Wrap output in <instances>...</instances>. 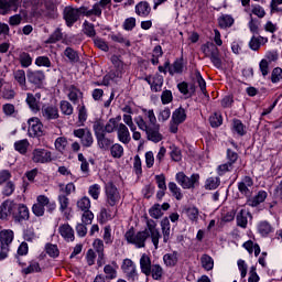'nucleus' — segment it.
I'll list each match as a JSON object with an SVG mask.
<instances>
[{"mask_svg":"<svg viewBox=\"0 0 282 282\" xmlns=\"http://www.w3.org/2000/svg\"><path fill=\"white\" fill-rule=\"evenodd\" d=\"M147 228L142 231H138L137 234L133 230H129L126 232V241L128 243H132L135 248H144L147 246V239H151L155 250L160 248V239H162V234H160V229H158V223L153 219H147Z\"/></svg>","mask_w":282,"mask_h":282,"instance_id":"obj_1","label":"nucleus"},{"mask_svg":"<svg viewBox=\"0 0 282 282\" xmlns=\"http://www.w3.org/2000/svg\"><path fill=\"white\" fill-rule=\"evenodd\" d=\"M142 113H144V117L138 116L134 118L137 127L145 133L149 142H153L154 144L162 142L164 135L160 132V123H158V117H155L153 109L143 108Z\"/></svg>","mask_w":282,"mask_h":282,"instance_id":"obj_2","label":"nucleus"},{"mask_svg":"<svg viewBox=\"0 0 282 282\" xmlns=\"http://www.w3.org/2000/svg\"><path fill=\"white\" fill-rule=\"evenodd\" d=\"M14 241V231L10 229H3L0 231V261L8 258L10 252V243Z\"/></svg>","mask_w":282,"mask_h":282,"instance_id":"obj_3","label":"nucleus"},{"mask_svg":"<svg viewBox=\"0 0 282 282\" xmlns=\"http://www.w3.org/2000/svg\"><path fill=\"white\" fill-rule=\"evenodd\" d=\"M202 52L207 58H210L213 65H215L217 69H221V57H219V48L215 43L207 42L202 46Z\"/></svg>","mask_w":282,"mask_h":282,"instance_id":"obj_4","label":"nucleus"},{"mask_svg":"<svg viewBox=\"0 0 282 282\" xmlns=\"http://www.w3.org/2000/svg\"><path fill=\"white\" fill-rule=\"evenodd\" d=\"M175 180L184 189H191L195 188V186H199V174H192L191 176H187L184 172H178L175 175Z\"/></svg>","mask_w":282,"mask_h":282,"instance_id":"obj_5","label":"nucleus"},{"mask_svg":"<svg viewBox=\"0 0 282 282\" xmlns=\"http://www.w3.org/2000/svg\"><path fill=\"white\" fill-rule=\"evenodd\" d=\"M31 160L34 164H50L52 162V152L45 149H34L31 154Z\"/></svg>","mask_w":282,"mask_h":282,"instance_id":"obj_6","label":"nucleus"},{"mask_svg":"<svg viewBox=\"0 0 282 282\" xmlns=\"http://www.w3.org/2000/svg\"><path fill=\"white\" fill-rule=\"evenodd\" d=\"M73 135H75V138H79L82 145L86 149H89L94 144V134H91V130L87 128L74 130Z\"/></svg>","mask_w":282,"mask_h":282,"instance_id":"obj_7","label":"nucleus"},{"mask_svg":"<svg viewBox=\"0 0 282 282\" xmlns=\"http://www.w3.org/2000/svg\"><path fill=\"white\" fill-rule=\"evenodd\" d=\"M254 189V181H252V177L245 176L241 178V181L238 183V191L243 197H252V191Z\"/></svg>","mask_w":282,"mask_h":282,"instance_id":"obj_8","label":"nucleus"},{"mask_svg":"<svg viewBox=\"0 0 282 282\" xmlns=\"http://www.w3.org/2000/svg\"><path fill=\"white\" fill-rule=\"evenodd\" d=\"M12 218L15 221H28V219H30V209H28V206H25V204H19L13 202Z\"/></svg>","mask_w":282,"mask_h":282,"instance_id":"obj_9","label":"nucleus"},{"mask_svg":"<svg viewBox=\"0 0 282 282\" xmlns=\"http://www.w3.org/2000/svg\"><path fill=\"white\" fill-rule=\"evenodd\" d=\"M28 133L30 138H41L43 135V122L40 118L33 117L28 120Z\"/></svg>","mask_w":282,"mask_h":282,"instance_id":"obj_10","label":"nucleus"},{"mask_svg":"<svg viewBox=\"0 0 282 282\" xmlns=\"http://www.w3.org/2000/svg\"><path fill=\"white\" fill-rule=\"evenodd\" d=\"M121 270L129 281H135L138 279V270L135 269L133 260L126 258L122 261Z\"/></svg>","mask_w":282,"mask_h":282,"instance_id":"obj_11","label":"nucleus"},{"mask_svg":"<svg viewBox=\"0 0 282 282\" xmlns=\"http://www.w3.org/2000/svg\"><path fill=\"white\" fill-rule=\"evenodd\" d=\"M106 202L109 206H116L120 202V192L113 183H108L106 185Z\"/></svg>","mask_w":282,"mask_h":282,"instance_id":"obj_12","label":"nucleus"},{"mask_svg":"<svg viewBox=\"0 0 282 282\" xmlns=\"http://www.w3.org/2000/svg\"><path fill=\"white\" fill-rule=\"evenodd\" d=\"M64 20L66 21V25L72 28L78 19H80V8L76 9L74 7H66L63 11Z\"/></svg>","mask_w":282,"mask_h":282,"instance_id":"obj_13","label":"nucleus"},{"mask_svg":"<svg viewBox=\"0 0 282 282\" xmlns=\"http://www.w3.org/2000/svg\"><path fill=\"white\" fill-rule=\"evenodd\" d=\"M145 82L150 85L151 91L158 94L162 91V86L164 85V77L160 74L149 75L144 78Z\"/></svg>","mask_w":282,"mask_h":282,"instance_id":"obj_14","label":"nucleus"},{"mask_svg":"<svg viewBox=\"0 0 282 282\" xmlns=\"http://www.w3.org/2000/svg\"><path fill=\"white\" fill-rule=\"evenodd\" d=\"M26 78L31 85H34L35 87H41V85H43V83L45 82V72L28 69Z\"/></svg>","mask_w":282,"mask_h":282,"instance_id":"obj_15","label":"nucleus"},{"mask_svg":"<svg viewBox=\"0 0 282 282\" xmlns=\"http://www.w3.org/2000/svg\"><path fill=\"white\" fill-rule=\"evenodd\" d=\"M42 118L44 120H58L61 115L58 113V108L54 105H44L41 109Z\"/></svg>","mask_w":282,"mask_h":282,"instance_id":"obj_16","label":"nucleus"},{"mask_svg":"<svg viewBox=\"0 0 282 282\" xmlns=\"http://www.w3.org/2000/svg\"><path fill=\"white\" fill-rule=\"evenodd\" d=\"M117 138L121 144H129V142H131V132H129V127H127V124H118Z\"/></svg>","mask_w":282,"mask_h":282,"instance_id":"obj_17","label":"nucleus"},{"mask_svg":"<svg viewBox=\"0 0 282 282\" xmlns=\"http://www.w3.org/2000/svg\"><path fill=\"white\" fill-rule=\"evenodd\" d=\"M14 208V200H4L0 206V219L6 220L8 217H12Z\"/></svg>","mask_w":282,"mask_h":282,"instance_id":"obj_18","label":"nucleus"},{"mask_svg":"<svg viewBox=\"0 0 282 282\" xmlns=\"http://www.w3.org/2000/svg\"><path fill=\"white\" fill-rule=\"evenodd\" d=\"M39 100H41V94H35L34 96L33 94L29 93L26 95V104L33 113H39V111H41V105Z\"/></svg>","mask_w":282,"mask_h":282,"instance_id":"obj_19","label":"nucleus"},{"mask_svg":"<svg viewBox=\"0 0 282 282\" xmlns=\"http://www.w3.org/2000/svg\"><path fill=\"white\" fill-rule=\"evenodd\" d=\"M268 199V192L265 191H259L256 196H251L247 199L248 206H251V208H257L260 204H263Z\"/></svg>","mask_w":282,"mask_h":282,"instance_id":"obj_20","label":"nucleus"},{"mask_svg":"<svg viewBox=\"0 0 282 282\" xmlns=\"http://www.w3.org/2000/svg\"><path fill=\"white\" fill-rule=\"evenodd\" d=\"M151 268H153V264H151V257H149L147 253H143L140 258V270L142 274L145 276H151Z\"/></svg>","mask_w":282,"mask_h":282,"instance_id":"obj_21","label":"nucleus"},{"mask_svg":"<svg viewBox=\"0 0 282 282\" xmlns=\"http://www.w3.org/2000/svg\"><path fill=\"white\" fill-rule=\"evenodd\" d=\"M105 279L108 281H113V279H118V263L112 261L111 264H106L104 267Z\"/></svg>","mask_w":282,"mask_h":282,"instance_id":"obj_22","label":"nucleus"},{"mask_svg":"<svg viewBox=\"0 0 282 282\" xmlns=\"http://www.w3.org/2000/svg\"><path fill=\"white\" fill-rule=\"evenodd\" d=\"M13 78L23 91H28V77H25V70L18 69L13 72Z\"/></svg>","mask_w":282,"mask_h":282,"instance_id":"obj_23","label":"nucleus"},{"mask_svg":"<svg viewBox=\"0 0 282 282\" xmlns=\"http://www.w3.org/2000/svg\"><path fill=\"white\" fill-rule=\"evenodd\" d=\"M67 98L73 102V105H78L80 100H83V91L80 89L76 88V86L72 85L67 89Z\"/></svg>","mask_w":282,"mask_h":282,"instance_id":"obj_24","label":"nucleus"},{"mask_svg":"<svg viewBox=\"0 0 282 282\" xmlns=\"http://www.w3.org/2000/svg\"><path fill=\"white\" fill-rule=\"evenodd\" d=\"M97 140V147L101 149V151H109L111 149V145L113 144V139H110L107 137L106 133L99 134L96 137Z\"/></svg>","mask_w":282,"mask_h":282,"instance_id":"obj_25","label":"nucleus"},{"mask_svg":"<svg viewBox=\"0 0 282 282\" xmlns=\"http://www.w3.org/2000/svg\"><path fill=\"white\" fill-rule=\"evenodd\" d=\"M58 232H59L61 237H63V239H65V241H74V239H75L74 228H72V226H69V224L61 225L58 228Z\"/></svg>","mask_w":282,"mask_h":282,"instance_id":"obj_26","label":"nucleus"},{"mask_svg":"<svg viewBox=\"0 0 282 282\" xmlns=\"http://www.w3.org/2000/svg\"><path fill=\"white\" fill-rule=\"evenodd\" d=\"M80 14H84V17H102V9L98 7V4H94L91 9H88L87 7H80L79 10Z\"/></svg>","mask_w":282,"mask_h":282,"instance_id":"obj_27","label":"nucleus"},{"mask_svg":"<svg viewBox=\"0 0 282 282\" xmlns=\"http://www.w3.org/2000/svg\"><path fill=\"white\" fill-rule=\"evenodd\" d=\"M161 230L163 235V243L171 241V220L169 218H163L161 220Z\"/></svg>","mask_w":282,"mask_h":282,"instance_id":"obj_28","label":"nucleus"},{"mask_svg":"<svg viewBox=\"0 0 282 282\" xmlns=\"http://www.w3.org/2000/svg\"><path fill=\"white\" fill-rule=\"evenodd\" d=\"M36 202L40 206H42L44 208L46 206L48 213H54V210H56V203L50 202V198L45 195L37 196Z\"/></svg>","mask_w":282,"mask_h":282,"instance_id":"obj_29","label":"nucleus"},{"mask_svg":"<svg viewBox=\"0 0 282 282\" xmlns=\"http://www.w3.org/2000/svg\"><path fill=\"white\" fill-rule=\"evenodd\" d=\"M178 257H180V253H177V251H173L171 253H165L163 256L164 264L167 268H175V265H177Z\"/></svg>","mask_w":282,"mask_h":282,"instance_id":"obj_30","label":"nucleus"},{"mask_svg":"<svg viewBox=\"0 0 282 282\" xmlns=\"http://www.w3.org/2000/svg\"><path fill=\"white\" fill-rule=\"evenodd\" d=\"M248 217H252V215H250V212L241 209L236 217L237 226H239L240 228H248Z\"/></svg>","mask_w":282,"mask_h":282,"instance_id":"obj_31","label":"nucleus"},{"mask_svg":"<svg viewBox=\"0 0 282 282\" xmlns=\"http://www.w3.org/2000/svg\"><path fill=\"white\" fill-rule=\"evenodd\" d=\"M268 43V37H263V36H252L250 42H249V47L250 50H252L253 52H259V50L261 48V45Z\"/></svg>","mask_w":282,"mask_h":282,"instance_id":"obj_32","label":"nucleus"},{"mask_svg":"<svg viewBox=\"0 0 282 282\" xmlns=\"http://www.w3.org/2000/svg\"><path fill=\"white\" fill-rule=\"evenodd\" d=\"M58 203L61 213H64L66 219H69V213L67 212L69 210V198L65 195H59Z\"/></svg>","mask_w":282,"mask_h":282,"instance_id":"obj_33","label":"nucleus"},{"mask_svg":"<svg viewBox=\"0 0 282 282\" xmlns=\"http://www.w3.org/2000/svg\"><path fill=\"white\" fill-rule=\"evenodd\" d=\"M135 14H138V17H149V14H151V6H149V2H139L135 6Z\"/></svg>","mask_w":282,"mask_h":282,"instance_id":"obj_34","label":"nucleus"},{"mask_svg":"<svg viewBox=\"0 0 282 282\" xmlns=\"http://www.w3.org/2000/svg\"><path fill=\"white\" fill-rule=\"evenodd\" d=\"M64 56H66V58H68L69 63H72L73 65L76 63H80V56L78 55V52L72 47L65 48Z\"/></svg>","mask_w":282,"mask_h":282,"instance_id":"obj_35","label":"nucleus"},{"mask_svg":"<svg viewBox=\"0 0 282 282\" xmlns=\"http://www.w3.org/2000/svg\"><path fill=\"white\" fill-rule=\"evenodd\" d=\"M110 155L112 158L120 160L124 155V148L120 143H112L109 148Z\"/></svg>","mask_w":282,"mask_h":282,"instance_id":"obj_36","label":"nucleus"},{"mask_svg":"<svg viewBox=\"0 0 282 282\" xmlns=\"http://www.w3.org/2000/svg\"><path fill=\"white\" fill-rule=\"evenodd\" d=\"M59 111L62 116H73L74 115V106L72 102L67 100L59 101Z\"/></svg>","mask_w":282,"mask_h":282,"instance_id":"obj_37","label":"nucleus"},{"mask_svg":"<svg viewBox=\"0 0 282 282\" xmlns=\"http://www.w3.org/2000/svg\"><path fill=\"white\" fill-rule=\"evenodd\" d=\"M200 264H202V268H204V270H207V272H210V270L215 268V260H213V257L205 253L200 257Z\"/></svg>","mask_w":282,"mask_h":282,"instance_id":"obj_38","label":"nucleus"},{"mask_svg":"<svg viewBox=\"0 0 282 282\" xmlns=\"http://www.w3.org/2000/svg\"><path fill=\"white\" fill-rule=\"evenodd\" d=\"M172 120H174V122H178L180 124H182L183 122L186 121V110L182 107H180L178 109H176L173 113H172Z\"/></svg>","mask_w":282,"mask_h":282,"instance_id":"obj_39","label":"nucleus"},{"mask_svg":"<svg viewBox=\"0 0 282 282\" xmlns=\"http://www.w3.org/2000/svg\"><path fill=\"white\" fill-rule=\"evenodd\" d=\"M163 275H164V269L162 268V265L152 264L150 276H152L154 281H162Z\"/></svg>","mask_w":282,"mask_h":282,"instance_id":"obj_40","label":"nucleus"},{"mask_svg":"<svg viewBox=\"0 0 282 282\" xmlns=\"http://www.w3.org/2000/svg\"><path fill=\"white\" fill-rule=\"evenodd\" d=\"M29 147H30V141H28V139H23L14 143L15 151H18V153H21L22 155H25V153H28Z\"/></svg>","mask_w":282,"mask_h":282,"instance_id":"obj_41","label":"nucleus"},{"mask_svg":"<svg viewBox=\"0 0 282 282\" xmlns=\"http://www.w3.org/2000/svg\"><path fill=\"white\" fill-rule=\"evenodd\" d=\"M167 187L169 191L172 193L173 197H175V199H177L178 202L180 199H182V197H184V195L182 194V188H180V186H177L175 182H170Z\"/></svg>","mask_w":282,"mask_h":282,"instance_id":"obj_42","label":"nucleus"},{"mask_svg":"<svg viewBox=\"0 0 282 282\" xmlns=\"http://www.w3.org/2000/svg\"><path fill=\"white\" fill-rule=\"evenodd\" d=\"M234 23H235V19H232V17H230V15H221L218 19V25H219V28H223L224 30H226V28H232Z\"/></svg>","mask_w":282,"mask_h":282,"instance_id":"obj_43","label":"nucleus"},{"mask_svg":"<svg viewBox=\"0 0 282 282\" xmlns=\"http://www.w3.org/2000/svg\"><path fill=\"white\" fill-rule=\"evenodd\" d=\"M77 208L78 210H82V213L89 210V208H91V200L89 197L84 196L77 200Z\"/></svg>","mask_w":282,"mask_h":282,"instance_id":"obj_44","label":"nucleus"},{"mask_svg":"<svg viewBox=\"0 0 282 282\" xmlns=\"http://www.w3.org/2000/svg\"><path fill=\"white\" fill-rule=\"evenodd\" d=\"M19 61L21 67L28 68L30 65H32V56H30L26 52L20 53Z\"/></svg>","mask_w":282,"mask_h":282,"instance_id":"obj_45","label":"nucleus"},{"mask_svg":"<svg viewBox=\"0 0 282 282\" xmlns=\"http://www.w3.org/2000/svg\"><path fill=\"white\" fill-rule=\"evenodd\" d=\"M83 28L84 34H86V36H89L90 39H94V36H96V29L93 23H90L89 21H85Z\"/></svg>","mask_w":282,"mask_h":282,"instance_id":"obj_46","label":"nucleus"},{"mask_svg":"<svg viewBox=\"0 0 282 282\" xmlns=\"http://www.w3.org/2000/svg\"><path fill=\"white\" fill-rule=\"evenodd\" d=\"M232 129L238 133V135H246V126L241 120L239 119H234L232 121Z\"/></svg>","mask_w":282,"mask_h":282,"instance_id":"obj_47","label":"nucleus"},{"mask_svg":"<svg viewBox=\"0 0 282 282\" xmlns=\"http://www.w3.org/2000/svg\"><path fill=\"white\" fill-rule=\"evenodd\" d=\"M0 9L17 12V0H0Z\"/></svg>","mask_w":282,"mask_h":282,"instance_id":"obj_48","label":"nucleus"},{"mask_svg":"<svg viewBox=\"0 0 282 282\" xmlns=\"http://www.w3.org/2000/svg\"><path fill=\"white\" fill-rule=\"evenodd\" d=\"M118 121L116 118H110L108 122L105 124V133H113V131H118Z\"/></svg>","mask_w":282,"mask_h":282,"instance_id":"obj_49","label":"nucleus"},{"mask_svg":"<svg viewBox=\"0 0 282 282\" xmlns=\"http://www.w3.org/2000/svg\"><path fill=\"white\" fill-rule=\"evenodd\" d=\"M150 217L153 219H160L164 213H162V206L160 204L153 205L149 210Z\"/></svg>","mask_w":282,"mask_h":282,"instance_id":"obj_50","label":"nucleus"},{"mask_svg":"<svg viewBox=\"0 0 282 282\" xmlns=\"http://www.w3.org/2000/svg\"><path fill=\"white\" fill-rule=\"evenodd\" d=\"M223 123H224V119L219 113L215 112L209 117V124L214 129H217V127H221Z\"/></svg>","mask_w":282,"mask_h":282,"instance_id":"obj_51","label":"nucleus"},{"mask_svg":"<svg viewBox=\"0 0 282 282\" xmlns=\"http://www.w3.org/2000/svg\"><path fill=\"white\" fill-rule=\"evenodd\" d=\"M185 213L191 221H197L199 219V209L195 206L186 208Z\"/></svg>","mask_w":282,"mask_h":282,"instance_id":"obj_52","label":"nucleus"},{"mask_svg":"<svg viewBox=\"0 0 282 282\" xmlns=\"http://www.w3.org/2000/svg\"><path fill=\"white\" fill-rule=\"evenodd\" d=\"M54 144H55L56 151H58L59 153H63L65 151V149H67V138L58 137L55 140Z\"/></svg>","mask_w":282,"mask_h":282,"instance_id":"obj_53","label":"nucleus"},{"mask_svg":"<svg viewBox=\"0 0 282 282\" xmlns=\"http://www.w3.org/2000/svg\"><path fill=\"white\" fill-rule=\"evenodd\" d=\"M220 183L219 177H209L206 180L205 188L207 191H215V188L219 187Z\"/></svg>","mask_w":282,"mask_h":282,"instance_id":"obj_54","label":"nucleus"},{"mask_svg":"<svg viewBox=\"0 0 282 282\" xmlns=\"http://www.w3.org/2000/svg\"><path fill=\"white\" fill-rule=\"evenodd\" d=\"M93 130L95 132V138L105 134V123L101 120H96L93 124Z\"/></svg>","mask_w":282,"mask_h":282,"instance_id":"obj_55","label":"nucleus"},{"mask_svg":"<svg viewBox=\"0 0 282 282\" xmlns=\"http://www.w3.org/2000/svg\"><path fill=\"white\" fill-rule=\"evenodd\" d=\"M58 41H63V31L57 28L47 39L46 43H58Z\"/></svg>","mask_w":282,"mask_h":282,"instance_id":"obj_56","label":"nucleus"},{"mask_svg":"<svg viewBox=\"0 0 282 282\" xmlns=\"http://www.w3.org/2000/svg\"><path fill=\"white\" fill-rule=\"evenodd\" d=\"M17 188V185H14V182L9 181L4 184L3 188H2V194L6 197H10V195H12L14 193Z\"/></svg>","mask_w":282,"mask_h":282,"instance_id":"obj_57","label":"nucleus"},{"mask_svg":"<svg viewBox=\"0 0 282 282\" xmlns=\"http://www.w3.org/2000/svg\"><path fill=\"white\" fill-rule=\"evenodd\" d=\"M235 169V165L232 163H224L217 167L218 175H226V173H230Z\"/></svg>","mask_w":282,"mask_h":282,"instance_id":"obj_58","label":"nucleus"},{"mask_svg":"<svg viewBox=\"0 0 282 282\" xmlns=\"http://www.w3.org/2000/svg\"><path fill=\"white\" fill-rule=\"evenodd\" d=\"M171 159L174 161V162H182V150H180V148L175 147V145H172L171 148Z\"/></svg>","mask_w":282,"mask_h":282,"instance_id":"obj_59","label":"nucleus"},{"mask_svg":"<svg viewBox=\"0 0 282 282\" xmlns=\"http://www.w3.org/2000/svg\"><path fill=\"white\" fill-rule=\"evenodd\" d=\"M102 239H104L105 243L108 246L113 243V236H111V226H106L104 228Z\"/></svg>","mask_w":282,"mask_h":282,"instance_id":"obj_60","label":"nucleus"},{"mask_svg":"<svg viewBox=\"0 0 282 282\" xmlns=\"http://www.w3.org/2000/svg\"><path fill=\"white\" fill-rule=\"evenodd\" d=\"M45 251L47 254H50L53 259H56V257H58L59 251H58V247L56 245H52V243H47L45 246Z\"/></svg>","mask_w":282,"mask_h":282,"instance_id":"obj_61","label":"nucleus"},{"mask_svg":"<svg viewBox=\"0 0 282 282\" xmlns=\"http://www.w3.org/2000/svg\"><path fill=\"white\" fill-rule=\"evenodd\" d=\"M282 0H271L270 3V9H271V14L278 13V14H282Z\"/></svg>","mask_w":282,"mask_h":282,"instance_id":"obj_62","label":"nucleus"},{"mask_svg":"<svg viewBox=\"0 0 282 282\" xmlns=\"http://www.w3.org/2000/svg\"><path fill=\"white\" fill-rule=\"evenodd\" d=\"M88 194L90 195V197H93V199H98V197H100V185H90L88 188Z\"/></svg>","mask_w":282,"mask_h":282,"instance_id":"obj_63","label":"nucleus"},{"mask_svg":"<svg viewBox=\"0 0 282 282\" xmlns=\"http://www.w3.org/2000/svg\"><path fill=\"white\" fill-rule=\"evenodd\" d=\"M282 80V69L281 67H276L271 73V82L280 83Z\"/></svg>","mask_w":282,"mask_h":282,"instance_id":"obj_64","label":"nucleus"}]
</instances>
